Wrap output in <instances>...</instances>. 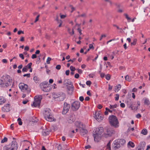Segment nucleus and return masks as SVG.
Returning a JSON list of instances; mask_svg holds the SVG:
<instances>
[{"instance_id": "obj_1", "label": "nucleus", "mask_w": 150, "mask_h": 150, "mask_svg": "<svg viewBox=\"0 0 150 150\" xmlns=\"http://www.w3.org/2000/svg\"><path fill=\"white\" fill-rule=\"evenodd\" d=\"M12 80L10 78L8 75L3 76L2 79H0V86L1 87H7L11 85Z\"/></svg>"}, {"instance_id": "obj_2", "label": "nucleus", "mask_w": 150, "mask_h": 150, "mask_svg": "<svg viewBox=\"0 0 150 150\" xmlns=\"http://www.w3.org/2000/svg\"><path fill=\"white\" fill-rule=\"evenodd\" d=\"M76 127L79 128L80 133L81 136H84L88 132V131L86 128L85 125L83 123L79 121H76L74 123Z\"/></svg>"}, {"instance_id": "obj_3", "label": "nucleus", "mask_w": 150, "mask_h": 150, "mask_svg": "<svg viewBox=\"0 0 150 150\" xmlns=\"http://www.w3.org/2000/svg\"><path fill=\"white\" fill-rule=\"evenodd\" d=\"M103 127H100L95 129L93 133L94 140L96 142H98L100 139L101 134L103 132Z\"/></svg>"}, {"instance_id": "obj_4", "label": "nucleus", "mask_w": 150, "mask_h": 150, "mask_svg": "<svg viewBox=\"0 0 150 150\" xmlns=\"http://www.w3.org/2000/svg\"><path fill=\"white\" fill-rule=\"evenodd\" d=\"M125 140L123 139H120L115 140L112 144V148L115 149L119 148L125 143Z\"/></svg>"}, {"instance_id": "obj_5", "label": "nucleus", "mask_w": 150, "mask_h": 150, "mask_svg": "<svg viewBox=\"0 0 150 150\" xmlns=\"http://www.w3.org/2000/svg\"><path fill=\"white\" fill-rule=\"evenodd\" d=\"M52 96L55 100L58 101L63 100L66 97L65 94L62 92L54 93Z\"/></svg>"}, {"instance_id": "obj_6", "label": "nucleus", "mask_w": 150, "mask_h": 150, "mask_svg": "<svg viewBox=\"0 0 150 150\" xmlns=\"http://www.w3.org/2000/svg\"><path fill=\"white\" fill-rule=\"evenodd\" d=\"M108 120L110 125L117 128L119 126V122L117 118L115 115H111L108 118Z\"/></svg>"}, {"instance_id": "obj_7", "label": "nucleus", "mask_w": 150, "mask_h": 150, "mask_svg": "<svg viewBox=\"0 0 150 150\" xmlns=\"http://www.w3.org/2000/svg\"><path fill=\"white\" fill-rule=\"evenodd\" d=\"M44 115L45 120L50 122H51L53 120L51 110L49 108H46L44 110L43 113Z\"/></svg>"}, {"instance_id": "obj_8", "label": "nucleus", "mask_w": 150, "mask_h": 150, "mask_svg": "<svg viewBox=\"0 0 150 150\" xmlns=\"http://www.w3.org/2000/svg\"><path fill=\"white\" fill-rule=\"evenodd\" d=\"M18 86L21 91L23 92H26L28 93L30 91V89L28 88V86L23 83H20L19 84Z\"/></svg>"}, {"instance_id": "obj_9", "label": "nucleus", "mask_w": 150, "mask_h": 150, "mask_svg": "<svg viewBox=\"0 0 150 150\" xmlns=\"http://www.w3.org/2000/svg\"><path fill=\"white\" fill-rule=\"evenodd\" d=\"M42 98L41 96H35L34 98V100L33 104L32 105L33 106H34L35 107H39L40 105L41 101Z\"/></svg>"}, {"instance_id": "obj_10", "label": "nucleus", "mask_w": 150, "mask_h": 150, "mask_svg": "<svg viewBox=\"0 0 150 150\" xmlns=\"http://www.w3.org/2000/svg\"><path fill=\"white\" fill-rule=\"evenodd\" d=\"M106 133H105V137H110L115 133V131L111 128H108L106 129Z\"/></svg>"}, {"instance_id": "obj_11", "label": "nucleus", "mask_w": 150, "mask_h": 150, "mask_svg": "<svg viewBox=\"0 0 150 150\" xmlns=\"http://www.w3.org/2000/svg\"><path fill=\"white\" fill-rule=\"evenodd\" d=\"M80 106V103L79 102L76 101L72 104L71 108L73 111H75L79 109Z\"/></svg>"}, {"instance_id": "obj_12", "label": "nucleus", "mask_w": 150, "mask_h": 150, "mask_svg": "<svg viewBox=\"0 0 150 150\" xmlns=\"http://www.w3.org/2000/svg\"><path fill=\"white\" fill-rule=\"evenodd\" d=\"M70 108V105L67 103L66 102H64V103L63 110L62 112V113L63 114H66L69 111Z\"/></svg>"}, {"instance_id": "obj_13", "label": "nucleus", "mask_w": 150, "mask_h": 150, "mask_svg": "<svg viewBox=\"0 0 150 150\" xmlns=\"http://www.w3.org/2000/svg\"><path fill=\"white\" fill-rule=\"evenodd\" d=\"M134 103L131 100L127 101V105L129 106V107L131 108L132 110H137L138 109V107L134 106Z\"/></svg>"}, {"instance_id": "obj_14", "label": "nucleus", "mask_w": 150, "mask_h": 150, "mask_svg": "<svg viewBox=\"0 0 150 150\" xmlns=\"http://www.w3.org/2000/svg\"><path fill=\"white\" fill-rule=\"evenodd\" d=\"M94 117L98 122L101 121L103 118V115L99 112H96Z\"/></svg>"}, {"instance_id": "obj_15", "label": "nucleus", "mask_w": 150, "mask_h": 150, "mask_svg": "<svg viewBox=\"0 0 150 150\" xmlns=\"http://www.w3.org/2000/svg\"><path fill=\"white\" fill-rule=\"evenodd\" d=\"M11 147V150H17L18 146L16 142L15 141H13L12 142L11 144L10 145Z\"/></svg>"}, {"instance_id": "obj_16", "label": "nucleus", "mask_w": 150, "mask_h": 150, "mask_svg": "<svg viewBox=\"0 0 150 150\" xmlns=\"http://www.w3.org/2000/svg\"><path fill=\"white\" fill-rule=\"evenodd\" d=\"M10 105L6 104L4 107L2 108V110L4 112H8L10 111Z\"/></svg>"}, {"instance_id": "obj_17", "label": "nucleus", "mask_w": 150, "mask_h": 150, "mask_svg": "<svg viewBox=\"0 0 150 150\" xmlns=\"http://www.w3.org/2000/svg\"><path fill=\"white\" fill-rule=\"evenodd\" d=\"M50 132V131L49 129H47L46 127H45L43 129V130L42 131V133L43 135L45 136L48 135Z\"/></svg>"}, {"instance_id": "obj_18", "label": "nucleus", "mask_w": 150, "mask_h": 150, "mask_svg": "<svg viewBox=\"0 0 150 150\" xmlns=\"http://www.w3.org/2000/svg\"><path fill=\"white\" fill-rule=\"evenodd\" d=\"M71 82L69 79H65L63 82V84L64 86H67L68 85H71Z\"/></svg>"}, {"instance_id": "obj_19", "label": "nucleus", "mask_w": 150, "mask_h": 150, "mask_svg": "<svg viewBox=\"0 0 150 150\" xmlns=\"http://www.w3.org/2000/svg\"><path fill=\"white\" fill-rule=\"evenodd\" d=\"M71 86H67V89L69 91H70L71 93H72L74 91V86L72 84L71 85Z\"/></svg>"}, {"instance_id": "obj_20", "label": "nucleus", "mask_w": 150, "mask_h": 150, "mask_svg": "<svg viewBox=\"0 0 150 150\" xmlns=\"http://www.w3.org/2000/svg\"><path fill=\"white\" fill-rule=\"evenodd\" d=\"M11 147L10 144L5 146L4 147V150H11Z\"/></svg>"}, {"instance_id": "obj_21", "label": "nucleus", "mask_w": 150, "mask_h": 150, "mask_svg": "<svg viewBox=\"0 0 150 150\" xmlns=\"http://www.w3.org/2000/svg\"><path fill=\"white\" fill-rule=\"evenodd\" d=\"M67 121L69 123H72L74 121V119L72 117H70L68 118Z\"/></svg>"}, {"instance_id": "obj_22", "label": "nucleus", "mask_w": 150, "mask_h": 150, "mask_svg": "<svg viewBox=\"0 0 150 150\" xmlns=\"http://www.w3.org/2000/svg\"><path fill=\"white\" fill-rule=\"evenodd\" d=\"M5 100L4 97H0V104L1 105L5 103Z\"/></svg>"}, {"instance_id": "obj_23", "label": "nucleus", "mask_w": 150, "mask_h": 150, "mask_svg": "<svg viewBox=\"0 0 150 150\" xmlns=\"http://www.w3.org/2000/svg\"><path fill=\"white\" fill-rule=\"evenodd\" d=\"M147 130L146 129H144L142 130L141 133L144 135H146L147 134Z\"/></svg>"}, {"instance_id": "obj_24", "label": "nucleus", "mask_w": 150, "mask_h": 150, "mask_svg": "<svg viewBox=\"0 0 150 150\" xmlns=\"http://www.w3.org/2000/svg\"><path fill=\"white\" fill-rule=\"evenodd\" d=\"M121 87V85L120 84H119L117 85V87H116L115 89V92H117L120 89Z\"/></svg>"}, {"instance_id": "obj_25", "label": "nucleus", "mask_w": 150, "mask_h": 150, "mask_svg": "<svg viewBox=\"0 0 150 150\" xmlns=\"http://www.w3.org/2000/svg\"><path fill=\"white\" fill-rule=\"evenodd\" d=\"M48 87L46 86H43L42 88V90L45 92H48L49 90V89H48Z\"/></svg>"}, {"instance_id": "obj_26", "label": "nucleus", "mask_w": 150, "mask_h": 150, "mask_svg": "<svg viewBox=\"0 0 150 150\" xmlns=\"http://www.w3.org/2000/svg\"><path fill=\"white\" fill-rule=\"evenodd\" d=\"M33 79L35 82L36 83L38 82V81H39L40 79L39 78L36 76H34Z\"/></svg>"}, {"instance_id": "obj_27", "label": "nucleus", "mask_w": 150, "mask_h": 150, "mask_svg": "<svg viewBox=\"0 0 150 150\" xmlns=\"http://www.w3.org/2000/svg\"><path fill=\"white\" fill-rule=\"evenodd\" d=\"M128 145L129 146L132 147H134V143L130 141L128 143Z\"/></svg>"}, {"instance_id": "obj_28", "label": "nucleus", "mask_w": 150, "mask_h": 150, "mask_svg": "<svg viewBox=\"0 0 150 150\" xmlns=\"http://www.w3.org/2000/svg\"><path fill=\"white\" fill-rule=\"evenodd\" d=\"M144 103L145 105H149L150 104L149 100L147 98H145L144 101Z\"/></svg>"}, {"instance_id": "obj_29", "label": "nucleus", "mask_w": 150, "mask_h": 150, "mask_svg": "<svg viewBox=\"0 0 150 150\" xmlns=\"http://www.w3.org/2000/svg\"><path fill=\"white\" fill-rule=\"evenodd\" d=\"M125 79L127 81H130L131 80V78L128 75H127L125 76Z\"/></svg>"}, {"instance_id": "obj_30", "label": "nucleus", "mask_w": 150, "mask_h": 150, "mask_svg": "<svg viewBox=\"0 0 150 150\" xmlns=\"http://www.w3.org/2000/svg\"><path fill=\"white\" fill-rule=\"evenodd\" d=\"M117 106V105L116 104H115L114 105H110V106H109V108L110 109H113L114 108H116Z\"/></svg>"}, {"instance_id": "obj_31", "label": "nucleus", "mask_w": 150, "mask_h": 150, "mask_svg": "<svg viewBox=\"0 0 150 150\" xmlns=\"http://www.w3.org/2000/svg\"><path fill=\"white\" fill-rule=\"evenodd\" d=\"M137 40L136 39H134L133 40V42L131 43V45H135L136 43Z\"/></svg>"}, {"instance_id": "obj_32", "label": "nucleus", "mask_w": 150, "mask_h": 150, "mask_svg": "<svg viewBox=\"0 0 150 150\" xmlns=\"http://www.w3.org/2000/svg\"><path fill=\"white\" fill-rule=\"evenodd\" d=\"M28 70L27 66H25L23 68L22 71L23 72H27Z\"/></svg>"}, {"instance_id": "obj_33", "label": "nucleus", "mask_w": 150, "mask_h": 150, "mask_svg": "<svg viewBox=\"0 0 150 150\" xmlns=\"http://www.w3.org/2000/svg\"><path fill=\"white\" fill-rule=\"evenodd\" d=\"M17 120L18 121V124L20 125H22V122L21 121V119L20 117H19L18 118Z\"/></svg>"}, {"instance_id": "obj_34", "label": "nucleus", "mask_w": 150, "mask_h": 150, "mask_svg": "<svg viewBox=\"0 0 150 150\" xmlns=\"http://www.w3.org/2000/svg\"><path fill=\"white\" fill-rule=\"evenodd\" d=\"M89 48L87 49V51H89L90 49H93L94 47L93 45L91 44H90L89 45Z\"/></svg>"}, {"instance_id": "obj_35", "label": "nucleus", "mask_w": 150, "mask_h": 150, "mask_svg": "<svg viewBox=\"0 0 150 150\" xmlns=\"http://www.w3.org/2000/svg\"><path fill=\"white\" fill-rule=\"evenodd\" d=\"M8 139L6 137H4V139H3L1 142V143H3L5 142H6L7 141Z\"/></svg>"}, {"instance_id": "obj_36", "label": "nucleus", "mask_w": 150, "mask_h": 150, "mask_svg": "<svg viewBox=\"0 0 150 150\" xmlns=\"http://www.w3.org/2000/svg\"><path fill=\"white\" fill-rule=\"evenodd\" d=\"M111 141H110L108 143V144H107V148L108 149V150H110L111 148H110V142Z\"/></svg>"}, {"instance_id": "obj_37", "label": "nucleus", "mask_w": 150, "mask_h": 150, "mask_svg": "<svg viewBox=\"0 0 150 150\" xmlns=\"http://www.w3.org/2000/svg\"><path fill=\"white\" fill-rule=\"evenodd\" d=\"M106 79L108 80L110 79V76L109 74H107L105 76Z\"/></svg>"}, {"instance_id": "obj_38", "label": "nucleus", "mask_w": 150, "mask_h": 150, "mask_svg": "<svg viewBox=\"0 0 150 150\" xmlns=\"http://www.w3.org/2000/svg\"><path fill=\"white\" fill-rule=\"evenodd\" d=\"M124 16H125V18L128 20H130L131 19V18L128 16L127 14H124Z\"/></svg>"}, {"instance_id": "obj_39", "label": "nucleus", "mask_w": 150, "mask_h": 150, "mask_svg": "<svg viewBox=\"0 0 150 150\" xmlns=\"http://www.w3.org/2000/svg\"><path fill=\"white\" fill-rule=\"evenodd\" d=\"M32 65V63L31 62H30L28 64V65L26 66H27V68L28 69H30L31 67V65Z\"/></svg>"}, {"instance_id": "obj_40", "label": "nucleus", "mask_w": 150, "mask_h": 150, "mask_svg": "<svg viewBox=\"0 0 150 150\" xmlns=\"http://www.w3.org/2000/svg\"><path fill=\"white\" fill-rule=\"evenodd\" d=\"M70 69L71 71H74L76 70L75 68L72 66L70 67Z\"/></svg>"}, {"instance_id": "obj_41", "label": "nucleus", "mask_w": 150, "mask_h": 150, "mask_svg": "<svg viewBox=\"0 0 150 150\" xmlns=\"http://www.w3.org/2000/svg\"><path fill=\"white\" fill-rule=\"evenodd\" d=\"M91 84V82L90 81H88L86 82V84L89 86Z\"/></svg>"}, {"instance_id": "obj_42", "label": "nucleus", "mask_w": 150, "mask_h": 150, "mask_svg": "<svg viewBox=\"0 0 150 150\" xmlns=\"http://www.w3.org/2000/svg\"><path fill=\"white\" fill-rule=\"evenodd\" d=\"M116 97H115V100L116 101L118 100L119 98V95L118 94H116Z\"/></svg>"}, {"instance_id": "obj_43", "label": "nucleus", "mask_w": 150, "mask_h": 150, "mask_svg": "<svg viewBox=\"0 0 150 150\" xmlns=\"http://www.w3.org/2000/svg\"><path fill=\"white\" fill-rule=\"evenodd\" d=\"M51 60V58L50 57H48V58H47V64H49L50 62V61Z\"/></svg>"}, {"instance_id": "obj_44", "label": "nucleus", "mask_w": 150, "mask_h": 150, "mask_svg": "<svg viewBox=\"0 0 150 150\" xmlns=\"http://www.w3.org/2000/svg\"><path fill=\"white\" fill-rule=\"evenodd\" d=\"M61 66L60 65H58L56 67V69L57 70H59L61 69Z\"/></svg>"}, {"instance_id": "obj_45", "label": "nucleus", "mask_w": 150, "mask_h": 150, "mask_svg": "<svg viewBox=\"0 0 150 150\" xmlns=\"http://www.w3.org/2000/svg\"><path fill=\"white\" fill-rule=\"evenodd\" d=\"M24 77L27 76L28 78H29L30 77V73L25 74L23 75Z\"/></svg>"}, {"instance_id": "obj_46", "label": "nucleus", "mask_w": 150, "mask_h": 150, "mask_svg": "<svg viewBox=\"0 0 150 150\" xmlns=\"http://www.w3.org/2000/svg\"><path fill=\"white\" fill-rule=\"evenodd\" d=\"M45 38L46 39H49L50 38V36L47 34H46Z\"/></svg>"}, {"instance_id": "obj_47", "label": "nucleus", "mask_w": 150, "mask_h": 150, "mask_svg": "<svg viewBox=\"0 0 150 150\" xmlns=\"http://www.w3.org/2000/svg\"><path fill=\"white\" fill-rule=\"evenodd\" d=\"M60 18L62 19L64 18L66 16V15H61V13H60Z\"/></svg>"}, {"instance_id": "obj_48", "label": "nucleus", "mask_w": 150, "mask_h": 150, "mask_svg": "<svg viewBox=\"0 0 150 150\" xmlns=\"http://www.w3.org/2000/svg\"><path fill=\"white\" fill-rule=\"evenodd\" d=\"M57 148L58 150H61L62 149V146L60 144H59L57 146Z\"/></svg>"}, {"instance_id": "obj_49", "label": "nucleus", "mask_w": 150, "mask_h": 150, "mask_svg": "<svg viewBox=\"0 0 150 150\" xmlns=\"http://www.w3.org/2000/svg\"><path fill=\"white\" fill-rule=\"evenodd\" d=\"M77 70H78V72L79 74H81L82 73V71L81 69H77Z\"/></svg>"}, {"instance_id": "obj_50", "label": "nucleus", "mask_w": 150, "mask_h": 150, "mask_svg": "<svg viewBox=\"0 0 150 150\" xmlns=\"http://www.w3.org/2000/svg\"><path fill=\"white\" fill-rule=\"evenodd\" d=\"M79 99L80 100L81 102H82L84 100V98L82 96H80Z\"/></svg>"}, {"instance_id": "obj_51", "label": "nucleus", "mask_w": 150, "mask_h": 150, "mask_svg": "<svg viewBox=\"0 0 150 150\" xmlns=\"http://www.w3.org/2000/svg\"><path fill=\"white\" fill-rule=\"evenodd\" d=\"M79 75L77 73L74 76L75 78L76 79H78L79 77Z\"/></svg>"}, {"instance_id": "obj_52", "label": "nucleus", "mask_w": 150, "mask_h": 150, "mask_svg": "<svg viewBox=\"0 0 150 150\" xmlns=\"http://www.w3.org/2000/svg\"><path fill=\"white\" fill-rule=\"evenodd\" d=\"M100 71H99V73L100 74V76L102 78H103L105 76V74L104 73H101Z\"/></svg>"}, {"instance_id": "obj_53", "label": "nucleus", "mask_w": 150, "mask_h": 150, "mask_svg": "<svg viewBox=\"0 0 150 150\" xmlns=\"http://www.w3.org/2000/svg\"><path fill=\"white\" fill-rule=\"evenodd\" d=\"M36 57H37V55H36V54H33L32 55V56L31 57V58L33 59H35V58H36Z\"/></svg>"}, {"instance_id": "obj_54", "label": "nucleus", "mask_w": 150, "mask_h": 150, "mask_svg": "<svg viewBox=\"0 0 150 150\" xmlns=\"http://www.w3.org/2000/svg\"><path fill=\"white\" fill-rule=\"evenodd\" d=\"M40 16V15H38L36 17V19L34 21L35 23L38 20V18Z\"/></svg>"}, {"instance_id": "obj_55", "label": "nucleus", "mask_w": 150, "mask_h": 150, "mask_svg": "<svg viewBox=\"0 0 150 150\" xmlns=\"http://www.w3.org/2000/svg\"><path fill=\"white\" fill-rule=\"evenodd\" d=\"M19 57L22 58V59H24V57L23 55L22 54H19Z\"/></svg>"}, {"instance_id": "obj_56", "label": "nucleus", "mask_w": 150, "mask_h": 150, "mask_svg": "<svg viewBox=\"0 0 150 150\" xmlns=\"http://www.w3.org/2000/svg\"><path fill=\"white\" fill-rule=\"evenodd\" d=\"M70 71L69 70L66 71L65 72V74L67 76H68L69 74Z\"/></svg>"}, {"instance_id": "obj_57", "label": "nucleus", "mask_w": 150, "mask_h": 150, "mask_svg": "<svg viewBox=\"0 0 150 150\" xmlns=\"http://www.w3.org/2000/svg\"><path fill=\"white\" fill-rule=\"evenodd\" d=\"M86 15L85 13H83L81 15V16L83 17H86Z\"/></svg>"}, {"instance_id": "obj_58", "label": "nucleus", "mask_w": 150, "mask_h": 150, "mask_svg": "<svg viewBox=\"0 0 150 150\" xmlns=\"http://www.w3.org/2000/svg\"><path fill=\"white\" fill-rule=\"evenodd\" d=\"M85 148L86 149H89L91 148V146L89 145L85 146Z\"/></svg>"}, {"instance_id": "obj_59", "label": "nucleus", "mask_w": 150, "mask_h": 150, "mask_svg": "<svg viewBox=\"0 0 150 150\" xmlns=\"http://www.w3.org/2000/svg\"><path fill=\"white\" fill-rule=\"evenodd\" d=\"M77 30H78V32H79L80 35H81L82 34L81 32V30L80 29V28H78L77 29Z\"/></svg>"}, {"instance_id": "obj_60", "label": "nucleus", "mask_w": 150, "mask_h": 150, "mask_svg": "<svg viewBox=\"0 0 150 150\" xmlns=\"http://www.w3.org/2000/svg\"><path fill=\"white\" fill-rule=\"evenodd\" d=\"M106 37V35H102L100 38V40H101L103 38L105 37Z\"/></svg>"}, {"instance_id": "obj_61", "label": "nucleus", "mask_w": 150, "mask_h": 150, "mask_svg": "<svg viewBox=\"0 0 150 150\" xmlns=\"http://www.w3.org/2000/svg\"><path fill=\"white\" fill-rule=\"evenodd\" d=\"M141 117V114L139 113L136 116V117L138 118H140V117Z\"/></svg>"}, {"instance_id": "obj_62", "label": "nucleus", "mask_w": 150, "mask_h": 150, "mask_svg": "<svg viewBox=\"0 0 150 150\" xmlns=\"http://www.w3.org/2000/svg\"><path fill=\"white\" fill-rule=\"evenodd\" d=\"M29 47L28 46H26L25 47V48H24L25 50L26 51H28L29 50Z\"/></svg>"}, {"instance_id": "obj_63", "label": "nucleus", "mask_w": 150, "mask_h": 150, "mask_svg": "<svg viewBox=\"0 0 150 150\" xmlns=\"http://www.w3.org/2000/svg\"><path fill=\"white\" fill-rule=\"evenodd\" d=\"M120 106L122 108H124L125 107V104L124 103H121L120 104Z\"/></svg>"}, {"instance_id": "obj_64", "label": "nucleus", "mask_w": 150, "mask_h": 150, "mask_svg": "<svg viewBox=\"0 0 150 150\" xmlns=\"http://www.w3.org/2000/svg\"><path fill=\"white\" fill-rule=\"evenodd\" d=\"M2 62L4 63H6L7 61L6 59H3L2 60Z\"/></svg>"}]
</instances>
